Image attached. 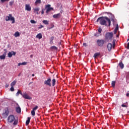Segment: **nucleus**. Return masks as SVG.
Wrapping results in <instances>:
<instances>
[{
	"mask_svg": "<svg viewBox=\"0 0 129 129\" xmlns=\"http://www.w3.org/2000/svg\"><path fill=\"white\" fill-rule=\"evenodd\" d=\"M106 21L108 22V26L110 27L111 21H110V19L106 16H105V17L102 16L98 18V19L97 20V22H99L100 25H101L102 26H105L106 27L107 26Z\"/></svg>",
	"mask_w": 129,
	"mask_h": 129,
	"instance_id": "f257e3e1",
	"label": "nucleus"
},
{
	"mask_svg": "<svg viewBox=\"0 0 129 129\" xmlns=\"http://www.w3.org/2000/svg\"><path fill=\"white\" fill-rule=\"evenodd\" d=\"M112 37H113V33L112 32H107L105 36V41L107 42L111 41L112 40Z\"/></svg>",
	"mask_w": 129,
	"mask_h": 129,
	"instance_id": "f03ea898",
	"label": "nucleus"
},
{
	"mask_svg": "<svg viewBox=\"0 0 129 129\" xmlns=\"http://www.w3.org/2000/svg\"><path fill=\"white\" fill-rule=\"evenodd\" d=\"M6 21L8 22V21H12V24H15V17H13L12 14H9L8 16L6 17Z\"/></svg>",
	"mask_w": 129,
	"mask_h": 129,
	"instance_id": "7ed1b4c3",
	"label": "nucleus"
},
{
	"mask_svg": "<svg viewBox=\"0 0 129 129\" xmlns=\"http://www.w3.org/2000/svg\"><path fill=\"white\" fill-rule=\"evenodd\" d=\"M96 43L99 47H102L105 43V40L103 39H98L97 40Z\"/></svg>",
	"mask_w": 129,
	"mask_h": 129,
	"instance_id": "20e7f679",
	"label": "nucleus"
},
{
	"mask_svg": "<svg viewBox=\"0 0 129 129\" xmlns=\"http://www.w3.org/2000/svg\"><path fill=\"white\" fill-rule=\"evenodd\" d=\"M45 10H46V13L47 15H48L49 12H51V11H54V8L51 7L50 5H47L45 6Z\"/></svg>",
	"mask_w": 129,
	"mask_h": 129,
	"instance_id": "39448f33",
	"label": "nucleus"
},
{
	"mask_svg": "<svg viewBox=\"0 0 129 129\" xmlns=\"http://www.w3.org/2000/svg\"><path fill=\"white\" fill-rule=\"evenodd\" d=\"M51 78H48L47 80L44 81V84L45 85H47V86H49L50 87H51Z\"/></svg>",
	"mask_w": 129,
	"mask_h": 129,
	"instance_id": "423d86ee",
	"label": "nucleus"
},
{
	"mask_svg": "<svg viewBox=\"0 0 129 129\" xmlns=\"http://www.w3.org/2000/svg\"><path fill=\"white\" fill-rule=\"evenodd\" d=\"M15 119H16V118L15 117V116L13 115H10L8 118V120L9 122L10 123H12L13 121H14Z\"/></svg>",
	"mask_w": 129,
	"mask_h": 129,
	"instance_id": "0eeeda50",
	"label": "nucleus"
},
{
	"mask_svg": "<svg viewBox=\"0 0 129 129\" xmlns=\"http://www.w3.org/2000/svg\"><path fill=\"white\" fill-rule=\"evenodd\" d=\"M4 51H5V52L4 53L3 55H0L1 60H5V59H6V56H7V53H8V51L6 49H4Z\"/></svg>",
	"mask_w": 129,
	"mask_h": 129,
	"instance_id": "6e6552de",
	"label": "nucleus"
},
{
	"mask_svg": "<svg viewBox=\"0 0 129 129\" xmlns=\"http://www.w3.org/2000/svg\"><path fill=\"white\" fill-rule=\"evenodd\" d=\"M13 56H16V52L12 51L8 53V57L9 58H12V57H13Z\"/></svg>",
	"mask_w": 129,
	"mask_h": 129,
	"instance_id": "1a4fd4ad",
	"label": "nucleus"
},
{
	"mask_svg": "<svg viewBox=\"0 0 129 129\" xmlns=\"http://www.w3.org/2000/svg\"><path fill=\"white\" fill-rule=\"evenodd\" d=\"M38 109V106H36L34 108H33L32 110L31 111V114L33 116H34L35 114H36V112L35 110H37Z\"/></svg>",
	"mask_w": 129,
	"mask_h": 129,
	"instance_id": "9d476101",
	"label": "nucleus"
},
{
	"mask_svg": "<svg viewBox=\"0 0 129 129\" xmlns=\"http://www.w3.org/2000/svg\"><path fill=\"white\" fill-rule=\"evenodd\" d=\"M25 10L26 11H28V12H31V10H32V8L29 4H26L25 6Z\"/></svg>",
	"mask_w": 129,
	"mask_h": 129,
	"instance_id": "9b49d317",
	"label": "nucleus"
},
{
	"mask_svg": "<svg viewBox=\"0 0 129 129\" xmlns=\"http://www.w3.org/2000/svg\"><path fill=\"white\" fill-rule=\"evenodd\" d=\"M3 114L6 117L9 115V109L8 108L5 109V111Z\"/></svg>",
	"mask_w": 129,
	"mask_h": 129,
	"instance_id": "f8f14e48",
	"label": "nucleus"
},
{
	"mask_svg": "<svg viewBox=\"0 0 129 129\" xmlns=\"http://www.w3.org/2000/svg\"><path fill=\"white\" fill-rule=\"evenodd\" d=\"M22 96L25 99H32V98L31 97H30L29 95H28V94H23Z\"/></svg>",
	"mask_w": 129,
	"mask_h": 129,
	"instance_id": "ddd939ff",
	"label": "nucleus"
},
{
	"mask_svg": "<svg viewBox=\"0 0 129 129\" xmlns=\"http://www.w3.org/2000/svg\"><path fill=\"white\" fill-rule=\"evenodd\" d=\"M60 17H61V14L58 13L57 14H54L53 15V18L54 19H59V18H60Z\"/></svg>",
	"mask_w": 129,
	"mask_h": 129,
	"instance_id": "4468645a",
	"label": "nucleus"
},
{
	"mask_svg": "<svg viewBox=\"0 0 129 129\" xmlns=\"http://www.w3.org/2000/svg\"><path fill=\"white\" fill-rule=\"evenodd\" d=\"M110 16H111V18L110 20L112 22H113V23H114V22H115V19L114 17V15H112V14L110 13Z\"/></svg>",
	"mask_w": 129,
	"mask_h": 129,
	"instance_id": "2eb2a0df",
	"label": "nucleus"
},
{
	"mask_svg": "<svg viewBox=\"0 0 129 129\" xmlns=\"http://www.w3.org/2000/svg\"><path fill=\"white\" fill-rule=\"evenodd\" d=\"M107 48L108 51H111V49L112 48V44L110 43H108L107 45Z\"/></svg>",
	"mask_w": 129,
	"mask_h": 129,
	"instance_id": "dca6fc26",
	"label": "nucleus"
},
{
	"mask_svg": "<svg viewBox=\"0 0 129 129\" xmlns=\"http://www.w3.org/2000/svg\"><path fill=\"white\" fill-rule=\"evenodd\" d=\"M16 111L17 113H21V110L20 106L16 108Z\"/></svg>",
	"mask_w": 129,
	"mask_h": 129,
	"instance_id": "f3484780",
	"label": "nucleus"
},
{
	"mask_svg": "<svg viewBox=\"0 0 129 129\" xmlns=\"http://www.w3.org/2000/svg\"><path fill=\"white\" fill-rule=\"evenodd\" d=\"M118 66H119L121 69H123V68L124 67V65L122 63V61H121L119 63Z\"/></svg>",
	"mask_w": 129,
	"mask_h": 129,
	"instance_id": "a211bd4d",
	"label": "nucleus"
},
{
	"mask_svg": "<svg viewBox=\"0 0 129 129\" xmlns=\"http://www.w3.org/2000/svg\"><path fill=\"white\" fill-rule=\"evenodd\" d=\"M36 38H37L38 39H39V40H41V39H42V38H43V36L42 35L41 33H39L36 35Z\"/></svg>",
	"mask_w": 129,
	"mask_h": 129,
	"instance_id": "6ab92c4d",
	"label": "nucleus"
},
{
	"mask_svg": "<svg viewBox=\"0 0 129 129\" xmlns=\"http://www.w3.org/2000/svg\"><path fill=\"white\" fill-rule=\"evenodd\" d=\"M100 36H101V33H99L98 32H96L94 34V37H96V38L100 37Z\"/></svg>",
	"mask_w": 129,
	"mask_h": 129,
	"instance_id": "aec40b11",
	"label": "nucleus"
},
{
	"mask_svg": "<svg viewBox=\"0 0 129 129\" xmlns=\"http://www.w3.org/2000/svg\"><path fill=\"white\" fill-rule=\"evenodd\" d=\"M52 82V86L54 87L56 85V79H53L51 81Z\"/></svg>",
	"mask_w": 129,
	"mask_h": 129,
	"instance_id": "412c9836",
	"label": "nucleus"
},
{
	"mask_svg": "<svg viewBox=\"0 0 129 129\" xmlns=\"http://www.w3.org/2000/svg\"><path fill=\"white\" fill-rule=\"evenodd\" d=\"M30 121H31V117H28L26 122V125H28L29 123H30Z\"/></svg>",
	"mask_w": 129,
	"mask_h": 129,
	"instance_id": "4be33fe9",
	"label": "nucleus"
},
{
	"mask_svg": "<svg viewBox=\"0 0 129 129\" xmlns=\"http://www.w3.org/2000/svg\"><path fill=\"white\" fill-rule=\"evenodd\" d=\"M19 94H21V95H23V93H22V91L18 90V92L16 93V96H19Z\"/></svg>",
	"mask_w": 129,
	"mask_h": 129,
	"instance_id": "5701e85b",
	"label": "nucleus"
},
{
	"mask_svg": "<svg viewBox=\"0 0 129 129\" xmlns=\"http://www.w3.org/2000/svg\"><path fill=\"white\" fill-rule=\"evenodd\" d=\"M16 38L17 37H20V32H16L15 34L14 35Z\"/></svg>",
	"mask_w": 129,
	"mask_h": 129,
	"instance_id": "b1692460",
	"label": "nucleus"
},
{
	"mask_svg": "<svg viewBox=\"0 0 129 129\" xmlns=\"http://www.w3.org/2000/svg\"><path fill=\"white\" fill-rule=\"evenodd\" d=\"M100 55V53L99 52L95 53L94 55V57L95 58L97 57H98V56H99Z\"/></svg>",
	"mask_w": 129,
	"mask_h": 129,
	"instance_id": "393cba45",
	"label": "nucleus"
},
{
	"mask_svg": "<svg viewBox=\"0 0 129 129\" xmlns=\"http://www.w3.org/2000/svg\"><path fill=\"white\" fill-rule=\"evenodd\" d=\"M54 40V36H51L50 38V44H53V40Z\"/></svg>",
	"mask_w": 129,
	"mask_h": 129,
	"instance_id": "a878e982",
	"label": "nucleus"
},
{
	"mask_svg": "<svg viewBox=\"0 0 129 129\" xmlns=\"http://www.w3.org/2000/svg\"><path fill=\"white\" fill-rule=\"evenodd\" d=\"M16 83H17V81H14L11 83V86H12V87L15 86V85H16Z\"/></svg>",
	"mask_w": 129,
	"mask_h": 129,
	"instance_id": "bb28decb",
	"label": "nucleus"
},
{
	"mask_svg": "<svg viewBox=\"0 0 129 129\" xmlns=\"http://www.w3.org/2000/svg\"><path fill=\"white\" fill-rule=\"evenodd\" d=\"M50 49H51V50H57L58 48H57V47H56L55 46H52L50 47Z\"/></svg>",
	"mask_w": 129,
	"mask_h": 129,
	"instance_id": "cd10ccee",
	"label": "nucleus"
},
{
	"mask_svg": "<svg viewBox=\"0 0 129 129\" xmlns=\"http://www.w3.org/2000/svg\"><path fill=\"white\" fill-rule=\"evenodd\" d=\"M42 23H43L44 25H48L49 24V21L47 20H43Z\"/></svg>",
	"mask_w": 129,
	"mask_h": 129,
	"instance_id": "c85d7f7f",
	"label": "nucleus"
},
{
	"mask_svg": "<svg viewBox=\"0 0 129 129\" xmlns=\"http://www.w3.org/2000/svg\"><path fill=\"white\" fill-rule=\"evenodd\" d=\"M117 31H118V25H117V26L116 27V28L114 29L115 34H116V33H117Z\"/></svg>",
	"mask_w": 129,
	"mask_h": 129,
	"instance_id": "c756f323",
	"label": "nucleus"
},
{
	"mask_svg": "<svg viewBox=\"0 0 129 129\" xmlns=\"http://www.w3.org/2000/svg\"><path fill=\"white\" fill-rule=\"evenodd\" d=\"M122 107H127V102L124 103L121 105Z\"/></svg>",
	"mask_w": 129,
	"mask_h": 129,
	"instance_id": "7c9ffc66",
	"label": "nucleus"
},
{
	"mask_svg": "<svg viewBox=\"0 0 129 129\" xmlns=\"http://www.w3.org/2000/svg\"><path fill=\"white\" fill-rule=\"evenodd\" d=\"M111 86L112 87H114L115 86V81H112Z\"/></svg>",
	"mask_w": 129,
	"mask_h": 129,
	"instance_id": "2f4dec72",
	"label": "nucleus"
},
{
	"mask_svg": "<svg viewBox=\"0 0 129 129\" xmlns=\"http://www.w3.org/2000/svg\"><path fill=\"white\" fill-rule=\"evenodd\" d=\"M98 32L99 34H101V32H102V29H101V28H99L98 29Z\"/></svg>",
	"mask_w": 129,
	"mask_h": 129,
	"instance_id": "473e14b6",
	"label": "nucleus"
},
{
	"mask_svg": "<svg viewBox=\"0 0 129 129\" xmlns=\"http://www.w3.org/2000/svg\"><path fill=\"white\" fill-rule=\"evenodd\" d=\"M13 124L14 125H17L18 124V120L15 119Z\"/></svg>",
	"mask_w": 129,
	"mask_h": 129,
	"instance_id": "72a5a7b5",
	"label": "nucleus"
},
{
	"mask_svg": "<svg viewBox=\"0 0 129 129\" xmlns=\"http://www.w3.org/2000/svg\"><path fill=\"white\" fill-rule=\"evenodd\" d=\"M42 2L41 0H36L35 4L37 5V4H41Z\"/></svg>",
	"mask_w": 129,
	"mask_h": 129,
	"instance_id": "f704fd0d",
	"label": "nucleus"
},
{
	"mask_svg": "<svg viewBox=\"0 0 129 129\" xmlns=\"http://www.w3.org/2000/svg\"><path fill=\"white\" fill-rule=\"evenodd\" d=\"M34 12H39L40 11V8H36L34 9Z\"/></svg>",
	"mask_w": 129,
	"mask_h": 129,
	"instance_id": "c9c22d12",
	"label": "nucleus"
},
{
	"mask_svg": "<svg viewBox=\"0 0 129 129\" xmlns=\"http://www.w3.org/2000/svg\"><path fill=\"white\" fill-rule=\"evenodd\" d=\"M115 47V40H113L112 47L114 48Z\"/></svg>",
	"mask_w": 129,
	"mask_h": 129,
	"instance_id": "e433bc0d",
	"label": "nucleus"
},
{
	"mask_svg": "<svg viewBox=\"0 0 129 129\" xmlns=\"http://www.w3.org/2000/svg\"><path fill=\"white\" fill-rule=\"evenodd\" d=\"M30 23H31V24H36L37 22H36L35 20H31L30 21Z\"/></svg>",
	"mask_w": 129,
	"mask_h": 129,
	"instance_id": "4c0bfd02",
	"label": "nucleus"
},
{
	"mask_svg": "<svg viewBox=\"0 0 129 129\" xmlns=\"http://www.w3.org/2000/svg\"><path fill=\"white\" fill-rule=\"evenodd\" d=\"M10 90L11 91H15V89L14 88V87L11 86V88H10Z\"/></svg>",
	"mask_w": 129,
	"mask_h": 129,
	"instance_id": "58836bf2",
	"label": "nucleus"
},
{
	"mask_svg": "<svg viewBox=\"0 0 129 129\" xmlns=\"http://www.w3.org/2000/svg\"><path fill=\"white\" fill-rule=\"evenodd\" d=\"M10 0H1V2L4 4L5 2H9Z\"/></svg>",
	"mask_w": 129,
	"mask_h": 129,
	"instance_id": "ea45409f",
	"label": "nucleus"
},
{
	"mask_svg": "<svg viewBox=\"0 0 129 129\" xmlns=\"http://www.w3.org/2000/svg\"><path fill=\"white\" fill-rule=\"evenodd\" d=\"M13 4H14V2H10L9 3V5H10V6H13Z\"/></svg>",
	"mask_w": 129,
	"mask_h": 129,
	"instance_id": "a19ab883",
	"label": "nucleus"
},
{
	"mask_svg": "<svg viewBox=\"0 0 129 129\" xmlns=\"http://www.w3.org/2000/svg\"><path fill=\"white\" fill-rule=\"evenodd\" d=\"M44 11H45V9H42V10L41 11L42 15H44Z\"/></svg>",
	"mask_w": 129,
	"mask_h": 129,
	"instance_id": "79ce46f5",
	"label": "nucleus"
},
{
	"mask_svg": "<svg viewBox=\"0 0 129 129\" xmlns=\"http://www.w3.org/2000/svg\"><path fill=\"white\" fill-rule=\"evenodd\" d=\"M21 64L22 65H27V62H23Z\"/></svg>",
	"mask_w": 129,
	"mask_h": 129,
	"instance_id": "37998d69",
	"label": "nucleus"
},
{
	"mask_svg": "<svg viewBox=\"0 0 129 129\" xmlns=\"http://www.w3.org/2000/svg\"><path fill=\"white\" fill-rule=\"evenodd\" d=\"M44 26L43 25H40V26L38 27V29H42V28H43Z\"/></svg>",
	"mask_w": 129,
	"mask_h": 129,
	"instance_id": "c03bdc74",
	"label": "nucleus"
},
{
	"mask_svg": "<svg viewBox=\"0 0 129 129\" xmlns=\"http://www.w3.org/2000/svg\"><path fill=\"white\" fill-rule=\"evenodd\" d=\"M83 45L84 47H87V44H86V43H84Z\"/></svg>",
	"mask_w": 129,
	"mask_h": 129,
	"instance_id": "a18cd8bd",
	"label": "nucleus"
},
{
	"mask_svg": "<svg viewBox=\"0 0 129 129\" xmlns=\"http://www.w3.org/2000/svg\"><path fill=\"white\" fill-rule=\"evenodd\" d=\"M22 65V63L20 62L18 64V66H21Z\"/></svg>",
	"mask_w": 129,
	"mask_h": 129,
	"instance_id": "49530a36",
	"label": "nucleus"
},
{
	"mask_svg": "<svg viewBox=\"0 0 129 129\" xmlns=\"http://www.w3.org/2000/svg\"><path fill=\"white\" fill-rule=\"evenodd\" d=\"M5 87H6V88L9 87V85H8V84H6V86H5Z\"/></svg>",
	"mask_w": 129,
	"mask_h": 129,
	"instance_id": "de8ad7c7",
	"label": "nucleus"
},
{
	"mask_svg": "<svg viewBox=\"0 0 129 129\" xmlns=\"http://www.w3.org/2000/svg\"><path fill=\"white\" fill-rule=\"evenodd\" d=\"M126 96L127 97H128V96H129V93H127V94H126Z\"/></svg>",
	"mask_w": 129,
	"mask_h": 129,
	"instance_id": "09e8293b",
	"label": "nucleus"
},
{
	"mask_svg": "<svg viewBox=\"0 0 129 129\" xmlns=\"http://www.w3.org/2000/svg\"><path fill=\"white\" fill-rule=\"evenodd\" d=\"M63 13V10H61V11H60V14H62Z\"/></svg>",
	"mask_w": 129,
	"mask_h": 129,
	"instance_id": "8fccbe9b",
	"label": "nucleus"
},
{
	"mask_svg": "<svg viewBox=\"0 0 129 129\" xmlns=\"http://www.w3.org/2000/svg\"><path fill=\"white\" fill-rule=\"evenodd\" d=\"M37 12H36V14H37V15H39V12H38V11H36Z\"/></svg>",
	"mask_w": 129,
	"mask_h": 129,
	"instance_id": "3c124183",
	"label": "nucleus"
},
{
	"mask_svg": "<svg viewBox=\"0 0 129 129\" xmlns=\"http://www.w3.org/2000/svg\"><path fill=\"white\" fill-rule=\"evenodd\" d=\"M32 77H34V76H35V75L34 74H32Z\"/></svg>",
	"mask_w": 129,
	"mask_h": 129,
	"instance_id": "603ef678",
	"label": "nucleus"
},
{
	"mask_svg": "<svg viewBox=\"0 0 129 129\" xmlns=\"http://www.w3.org/2000/svg\"><path fill=\"white\" fill-rule=\"evenodd\" d=\"M31 58H33V55H30Z\"/></svg>",
	"mask_w": 129,
	"mask_h": 129,
	"instance_id": "864d4df0",
	"label": "nucleus"
},
{
	"mask_svg": "<svg viewBox=\"0 0 129 129\" xmlns=\"http://www.w3.org/2000/svg\"><path fill=\"white\" fill-rule=\"evenodd\" d=\"M20 75H21V74H19V75H18V76H20Z\"/></svg>",
	"mask_w": 129,
	"mask_h": 129,
	"instance_id": "5fc2aeb1",
	"label": "nucleus"
},
{
	"mask_svg": "<svg viewBox=\"0 0 129 129\" xmlns=\"http://www.w3.org/2000/svg\"><path fill=\"white\" fill-rule=\"evenodd\" d=\"M128 40H129V39H128L127 41H128Z\"/></svg>",
	"mask_w": 129,
	"mask_h": 129,
	"instance_id": "6e6d98bb",
	"label": "nucleus"
}]
</instances>
